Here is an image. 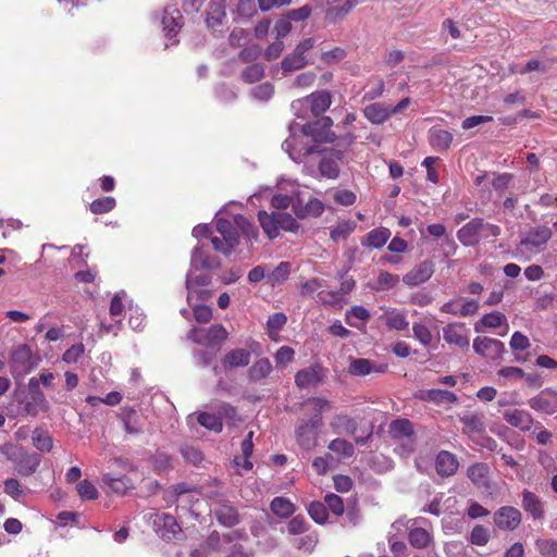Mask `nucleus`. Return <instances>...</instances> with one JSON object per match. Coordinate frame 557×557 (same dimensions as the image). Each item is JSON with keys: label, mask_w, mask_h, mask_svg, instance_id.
Listing matches in <instances>:
<instances>
[{"label": "nucleus", "mask_w": 557, "mask_h": 557, "mask_svg": "<svg viewBox=\"0 0 557 557\" xmlns=\"http://www.w3.org/2000/svg\"><path fill=\"white\" fill-rule=\"evenodd\" d=\"M243 535L244 533L239 531H232L223 534V536H221L218 532H213L207 539L205 545L209 549V552L219 550L222 548V542L231 543L235 539H242Z\"/></svg>", "instance_id": "obj_37"}, {"label": "nucleus", "mask_w": 557, "mask_h": 557, "mask_svg": "<svg viewBox=\"0 0 557 557\" xmlns=\"http://www.w3.org/2000/svg\"><path fill=\"white\" fill-rule=\"evenodd\" d=\"M422 399L434 403L436 405L456 403L458 400L455 393L438 388L424 392Z\"/></svg>", "instance_id": "obj_42"}, {"label": "nucleus", "mask_w": 557, "mask_h": 557, "mask_svg": "<svg viewBox=\"0 0 557 557\" xmlns=\"http://www.w3.org/2000/svg\"><path fill=\"white\" fill-rule=\"evenodd\" d=\"M434 273V263L430 260L422 261L403 276V282L409 287H414L428 282Z\"/></svg>", "instance_id": "obj_14"}, {"label": "nucleus", "mask_w": 557, "mask_h": 557, "mask_svg": "<svg viewBox=\"0 0 557 557\" xmlns=\"http://www.w3.org/2000/svg\"><path fill=\"white\" fill-rule=\"evenodd\" d=\"M207 27L213 33H223L226 24L225 5L222 2H212L207 12Z\"/></svg>", "instance_id": "obj_19"}, {"label": "nucleus", "mask_w": 557, "mask_h": 557, "mask_svg": "<svg viewBox=\"0 0 557 557\" xmlns=\"http://www.w3.org/2000/svg\"><path fill=\"white\" fill-rule=\"evenodd\" d=\"M76 491L83 500H94L98 498L96 486L88 480H83L76 485Z\"/></svg>", "instance_id": "obj_54"}, {"label": "nucleus", "mask_w": 557, "mask_h": 557, "mask_svg": "<svg viewBox=\"0 0 557 557\" xmlns=\"http://www.w3.org/2000/svg\"><path fill=\"white\" fill-rule=\"evenodd\" d=\"M263 75L264 66L260 63H253L247 66L242 73L243 79L249 84L260 81Z\"/></svg>", "instance_id": "obj_55"}, {"label": "nucleus", "mask_w": 557, "mask_h": 557, "mask_svg": "<svg viewBox=\"0 0 557 557\" xmlns=\"http://www.w3.org/2000/svg\"><path fill=\"white\" fill-rule=\"evenodd\" d=\"M458 460L455 455L447 450H442L438 453L435 461V468L440 475L442 476H450L456 473L458 470Z\"/></svg>", "instance_id": "obj_26"}, {"label": "nucleus", "mask_w": 557, "mask_h": 557, "mask_svg": "<svg viewBox=\"0 0 557 557\" xmlns=\"http://www.w3.org/2000/svg\"><path fill=\"white\" fill-rule=\"evenodd\" d=\"M21 403L24 404V413L27 416L36 417L39 411L49 410V404L41 391L29 392L27 398Z\"/></svg>", "instance_id": "obj_21"}, {"label": "nucleus", "mask_w": 557, "mask_h": 557, "mask_svg": "<svg viewBox=\"0 0 557 557\" xmlns=\"http://www.w3.org/2000/svg\"><path fill=\"white\" fill-rule=\"evenodd\" d=\"M528 404L535 411L554 414L557 412V391L545 388L529 399Z\"/></svg>", "instance_id": "obj_11"}, {"label": "nucleus", "mask_w": 557, "mask_h": 557, "mask_svg": "<svg viewBox=\"0 0 557 557\" xmlns=\"http://www.w3.org/2000/svg\"><path fill=\"white\" fill-rule=\"evenodd\" d=\"M190 264L194 270H210L219 268L220 261L215 257L209 256L202 248L196 247L191 253Z\"/></svg>", "instance_id": "obj_30"}, {"label": "nucleus", "mask_w": 557, "mask_h": 557, "mask_svg": "<svg viewBox=\"0 0 557 557\" xmlns=\"http://www.w3.org/2000/svg\"><path fill=\"white\" fill-rule=\"evenodd\" d=\"M383 368L376 367L369 359H354L349 366V373L352 375L364 376L372 372H382Z\"/></svg>", "instance_id": "obj_39"}, {"label": "nucleus", "mask_w": 557, "mask_h": 557, "mask_svg": "<svg viewBox=\"0 0 557 557\" xmlns=\"http://www.w3.org/2000/svg\"><path fill=\"white\" fill-rule=\"evenodd\" d=\"M389 433L397 441L413 436L412 424L407 419H398L391 423Z\"/></svg>", "instance_id": "obj_38"}, {"label": "nucleus", "mask_w": 557, "mask_h": 557, "mask_svg": "<svg viewBox=\"0 0 557 557\" xmlns=\"http://www.w3.org/2000/svg\"><path fill=\"white\" fill-rule=\"evenodd\" d=\"M153 527L156 532L163 539L172 540L181 531L176 519L169 513H156L153 518Z\"/></svg>", "instance_id": "obj_17"}, {"label": "nucleus", "mask_w": 557, "mask_h": 557, "mask_svg": "<svg viewBox=\"0 0 557 557\" xmlns=\"http://www.w3.org/2000/svg\"><path fill=\"white\" fill-rule=\"evenodd\" d=\"M473 349L484 358L496 360L502 357L505 346L496 338L478 336L473 341Z\"/></svg>", "instance_id": "obj_10"}, {"label": "nucleus", "mask_w": 557, "mask_h": 557, "mask_svg": "<svg viewBox=\"0 0 557 557\" xmlns=\"http://www.w3.org/2000/svg\"><path fill=\"white\" fill-rule=\"evenodd\" d=\"M258 219L263 232L271 239L277 237L281 230L295 233L299 228L296 220L286 212H272L269 214L265 211H259Z\"/></svg>", "instance_id": "obj_3"}, {"label": "nucleus", "mask_w": 557, "mask_h": 557, "mask_svg": "<svg viewBox=\"0 0 557 557\" xmlns=\"http://www.w3.org/2000/svg\"><path fill=\"white\" fill-rule=\"evenodd\" d=\"M493 520L498 529L512 531L520 525L522 516L517 508L504 506L494 512Z\"/></svg>", "instance_id": "obj_8"}, {"label": "nucleus", "mask_w": 557, "mask_h": 557, "mask_svg": "<svg viewBox=\"0 0 557 557\" xmlns=\"http://www.w3.org/2000/svg\"><path fill=\"white\" fill-rule=\"evenodd\" d=\"M381 318L389 330L405 331L409 326L407 313L403 310L387 309Z\"/></svg>", "instance_id": "obj_28"}, {"label": "nucleus", "mask_w": 557, "mask_h": 557, "mask_svg": "<svg viewBox=\"0 0 557 557\" xmlns=\"http://www.w3.org/2000/svg\"><path fill=\"white\" fill-rule=\"evenodd\" d=\"M329 449L342 458H349L355 453V447L351 443L343 438H335L329 444Z\"/></svg>", "instance_id": "obj_49"}, {"label": "nucleus", "mask_w": 557, "mask_h": 557, "mask_svg": "<svg viewBox=\"0 0 557 557\" xmlns=\"http://www.w3.org/2000/svg\"><path fill=\"white\" fill-rule=\"evenodd\" d=\"M296 194L297 193H294L293 195L275 194L271 198V205L275 209H286L289 206L294 209Z\"/></svg>", "instance_id": "obj_62"}, {"label": "nucleus", "mask_w": 557, "mask_h": 557, "mask_svg": "<svg viewBox=\"0 0 557 557\" xmlns=\"http://www.w3.org/2000/svg\"><path fill=\"white\" fill-rule=\"evenodd\" d=\"M198 422L205 426L206 429L220 433L222 431L223 424L221 419L212 413L201 412L197 418Z\"/></svg>", "instance_id": "obj_50"}, {"label": "nucleus", "mask_w": 557, "mask_h": 557, "mask_svg": "<svg viewBox=\"0 0 557 557\" xmlns=\"http://www.w3.org/2000/svg\"><path fill=\"white\" fill-rule=\"evenodd\" d=\"M250 362V352L244 348H236L227 352L223 359L225 368L245 367Z\"/></svg>", "instance_id": "obj_36"}, {"label": "nucleus", "mask_w": 557, "mask_h": 557, "mask_svg": "<svg viewBox=\"0 0 557 557\" xmlns=\"http://www.w3.org/2000/svg\"><path fill=\"white\" fill-rule=\"evenodd\" d=\"M187 338L198 345H221L227 338V331L221 324L211 325L209 329L193 327Z\"/></svg>", "instance_id": "obj_5"}, {"label": "nucleus", "mask_w": 557, "mask_h": 557, "mask_svg": "<svg viewBox=\"0 0 557 557\" xmlns=\"http://www.w3.org/2000/svg\"><path fill=\"white\" fill-rule=\"evenodd\" d=\"M308 512L310 517L317 522V523H324L327 520V511L324 504L320 502H312L309 505Z\"/></svg>", "instance_id": "obj_57"}, {"label": "nucleus", "mask_w": 557, "mask_h": 557, "mask_svg": "<svg viewBox=\"0 0 557 557\" xmlns=\"http://www.w3.org/2000/svg\"><path fill=\"white\" fill-rule=\"evenodd\" d=\"M0 453L4 455L8 460L14 463L16 471L21 475L25 476L33 474L41 461L39 455L35 453H28L12 443H5L1 445Z\"/></svg>", "instance_id": "obj_2"}, {"label": "nucleus", "mask_w": 557, "mask_h": 557, "mask_svg": "<svg viewBox=\"0 0 557 557\" xmlns=\"http://www.w3.org/2000/svg\"><path fill=\"white\" fill-rule=\"evenodd\" d=\"M363 115L372 124H383L392 116L391 107L381 102H374L364 107Z\"/></svg>", "instance_id": "obj_25"}, {"label": "nucleus", "mask_w": 557, "mask_h": 557, "mask_svg": "<svg viewBox=\"0 0 557 557\" xmlns=\"http://www.w3.org/2000/svg\"><path fill=\"white\" fill-rule=\"evenodd\" d=\"M480 324L488 329H496L502 325L507 324V318L505 314L498 311H494L487 314H484L479 323L475 324L474 330L480 332Z\"/></svg>", "instance_id": "obj_44"}, {"label": "nucleus", "mask_w": 557, "mask_h": 557, "mask_svg": "<svg viewBox=\"0 0 557 557\" xmlns=\"http://www.w3.org/2000/svg\"><path fill=\"white\" fill-rule=\"evenodd\" d=\"M424 522H426L424 518H416L413 520H408V523H411L410 527H408V540L410 545L418 549L428 547L433 539L430 530L423 527H418L419 523Z\"/></svg>", "instance_id": "obj_13"}, {"label": "nucleus", "mask_w": 557, "mask_h": 557, "mask_svg": "<svg viewBox=\"0 0 557 557\" xmlns=\"http://www.w3.org/2000/svg\"><path fill=\"white\" fill-rule=\"evenodd\" d=\"M522 507L535 520L544 517L543 503L534 493L528 490L522 493Z\"/></svg>", "instance_id": "obj_32"}, {"label": "nucleus", "mask_w": 557, "mask_h": 557, "mask_svg": "<svg viewBox=\"0 0 557 557\" xmlns=\"http://www.w3.org/2000/svg\"><path fill=\"white\" fill-rule=\"evenodd\" d=\"M272 512L280 518H288L295 512V505L286 497H275L270 504Z\"/></svg>", "instance_id": "obj_40"}, {"label": "nucleus", "mask_w": 557, "mask_h": 557, "mask_svg": "<svg viewBox=\"0 0 557 557\" xmlns=\"http://www.w3.org/2000/svg\"><path fill=\"white\" fill-rule=\"evenodd\" d=\"M470 330L465 323L451 322L443 327L444 341L461 349H468L470 346Z\"/></svg>", "instance_id": "obj_6"}, {"label": "nucleus", "mask_w": 557, "mask_h": 557, "mask_svg": "<svg viewBox=\"0 0 557 557\" xmlns=\"http://www.w3.org/2000/svg\"><path fill=\"white\" fill-rule=\"evenodd\" d=\"M115 203L113 197L98 198L90 203V211L95 214L107 213L115 207Z\"/></svg>", "instance_id": "obj_56"}, {"label": "nucleus", "mask_w": 557, "mask_h": 557, "mask_svg": "<svg viewBox=\"0 0 557 557\" xmlns=\"http://www.w3.org/2000/svg\"><path fill=\"white\" fill-rule=\"evenodd\" d=\"M344 158L341 150H332L330 154L322 158L319 163V171L323 177L335 180L339 175V162Z\"/></svg>", "instance_id": "obj_20"}, {"label": "nucleus", "mask_w": 557, "mask_h": 557, "mask_svg": "<svg viewBox=\"0 0 557 557\" xmlns=\"http://www.w3.org/2000/svg\"><path fill=\"white\" fill-rule=\"evenodd\" d=\"M497 375L508 381L517 382L525 376V372L518 367H504L497 371Z\"/></svg>", "instance_id": "obj_63"}, {"label": "nucleus", "mask_w": 557, "mask_h": 557, "mask_svg": "<svg viewBox=\"0 0 557 557\" xmlns=\"http://www.w3.org/2000/svg\"><path fill=\"white\" fill-rule=\"evenodd\" d=\"M325 286V282L319 277H311L300 284L299 290L302 296H311Z\"/></svg>", "instance_id": "obj_59"}, {"label": "nucleus", "mask_w": 557, "mask_h": 557, "mask_svg": "<svg viewBox=\"0 0 557 557\" xmlns=\"http://www.w3.org/2000/svg\"><path fill=\"white\" fill-rule=\"evenodd\" d=\"M182 15L177 9H165L161 18V24L165 36L176 35L180 30L182 23Z\"/></svg>", "instance_id": "obj_29"}, {"label": "nucleus", "mask_w": 557, "mask_h": 557, "mask_svg": "<svg viewBox=\"0 0 557 557\" xmlns=\"http://www.w3.org/2000/svg\"><path fill=\"white\" fill-rule=\"evenodd\" d=\"M215 226L222 237L215 236L211 239L213 248L223 255H230L239 243L235 224L219 218L216 219Z\"/></svg>", "instance_id": "obj_4"}, {"label": "nucleus", "mask_w": 557, "mask_h": 557, "mask_svg": "<svg viewBox=\"0 0 557 557\" xmlns=\"http://www.w3.org/2000/svg\"><path fill=\"white\" fill-rule=\"evenodd\" d=\"M470 541L474 545L484 546L490 541V532L483 525H475L470 534Z\"/></svg>", "instance_id": "obj_61"}, {"label": "nucleus", "mask_w": 557, "mask_h": 557, "mask_svg": "<svg viewBox=\"0 0 557 557\" xmlns=\"http://www.w3.org/2000/svg\"><path fill=\"white\" fill-rule=\"evenodd\" d=\"M324 376V369L315 364L298 371L295 375V383L299 388H309L322 382Z\"/></svg>", "instance_id": "obj_18"}, {"label": "nucleus", "mask_w": 557, "mask_h": 557, "mask_svg": "<svg viewBox=\"0 0 557 557\" xmlns=\"http://www.w3.org/2000/svg\"><path fill=\"white\" fill-rule=\"evenodd\" d=\"M460 421L463 424V431L467 433H481L484 431L482 417L478 413H466L460 417Z\"/></svg>", "instance_id": "obj_45"}, {"label": "nucleus", "mask_w": 557, "mask_h": 557, "mask_svg": "<svg viewBox=\"0 0 557 557\" xmlns=\"http://www.w3.org/2000/svg\"><path fill=\"white\" fill-rule=\"evenodd\" d=\"M413 337L424 347H428L433 342V334L428 325L422 322H414L412 324Z\"/></svg>", "instance_id": "obj_48"}, {"label": "nucleus", "mask_w": 557, "mask_h": 557, "mask_svg": "<svg viewBox=\"0 0 557 557\" xmlns=\"http://www.w3.org/2000/svg\"><path fill=\"white\" fill-rule=\"evenodd\" d=\"M391 236L387 228H376L368 234V246L373 248L383 247Z\"/></svg>", "instance_id": "obj_52"}, {"label": "nucleus", "mask_w": 557, "mask_h": 557, "mask_svg": "<svg viewBox=\"0 0 557 557\" xmlns=\"http://www.w3.org/2000/svg\"><path fill=\"white\" fill-rule=\"evenodd\" d=\"M272 372V364L269 359L262 358L257 360L248 371L249 379L253 382H258L265 379Z\"/></svg>", "instance_id": "obj_43"}, {"label": "nucleus", "mask_w": 557, "mask_h": 557, "mask_svg": "<svg viewBox=\"0 0 557 557\" xmlns=\"http://www.w3.org/2000/svg\"><path fill=\"white\" fill-rule=\"evenodd\" d=\"M286 321L287 318L282 312H277L269 317L267 325L271 338H274L273 334L277 333L285 325Z\"/></svg>", "instance_id": "obj_60"}, {"label": "nucleus", "mask_w": 557, "mask_h": 557, "mask_svg": "<svg viewBox=\"0 0 557 557\" xmlns=\"http://www.w3.org/2000/svg\"><path fill=\"white\" fill-rule=\"evenodd\" d=\"M399 283V276L386 271H380L376 281V290L394 288Z\"/></svg>", "instance_id": "obj_53"}, {"label": "nucleus", "mask_w": 557, "mask_h": 557, "mask_svg": "<svg viewBox=\"0 0 557 557\" xmlns=\"http://www.w3.org/2000/svg\"><path fill=\"white\" fill-rule=\"evenodd\" d=\"M324 211V205L317 198L309 197L307 200L300 195L296 194V200L294 202V213L305 219L308 216H320Z\"/></svg>", "instance_id": "obj_12"}, {"label": "nucleus", "mask_w": 557, "mask_h": 557, "mask_svg": "<svg viewBox=\"0 0 557 557\" xmlns=\"http://www.w3.org/2000/svg\"><path fill=\"white\" fill-rule=\"evenodd\" d=\"M211 276L205 273L201 274H194L193 271H190L187 274L186 277V288H187V301L189 305H191L196 287H206L210 284Z\"/></svg>", "instance_id": "obj_34"}, {"label": "nucleus", "mask_w": 557, "mask_h": 557, "mask_svg": "<svg viewBox=\"0 0 557 557\" xmlns=\"http://www.w3.org/2000/svg\"><path fill=\"white\" fill-rule=\"evenodd\" d=\"M457 238L463 246H474L481 240L479 219H473L457 232Z\"/></svg>", "instance_id": "obj_27"}, {"label": "nucleus", "mask_w": 557, "mask_h": 557, "mask_svg": "<svg viewBox=\"0 0 557 557\" xmlns=\"http://www.w3.org/2000/svg\"><path fill=\"white\" fill-rule=\"evenodd\" d=\"M102 482L114 493L124 495L134 488L135 480L131 475L113 476L106 473L102 476Z\"/></svg>", "instance_id": "obj_23"}, {"label": "nucleus", "mask_w": 557, "mask_h": 557, "mask_svg": "<svg viewBox=\"0 0 557 557\" xmlns=\"http://www.w3.org/2000/svg\"><path fill=\"white\" fill-rule=\"evenodd\" d=\"M335 138L333 132L325 134L315 132L314 125L310 123L305 125L294 123L289 126V136L282 147L292 160L301 163L308 156L317 152L318 143H333Z\"/></svg>", "instance_id": "obj_1"}, {"label": "nucleus", "mask_w": 557, "mask_h": 557, "mask_svg": "<svg viewBox=\"0 0 557 557\" xmlns=\"http://www.w3.org/2000/svg\"><path fill=\"white\" fill-rule=\"evenodd\" d=\"M552 237V231L547 226L530 230L520 240V249L535 251L542 248Z\"/></svg>", "instance_id": "obj_7"}, {"label": "nucleus", "mask_w": 557, "mask_h": 557, "mask_svg": "<svg viewBox=\"0 0 557 557\" xmlns=\"http://www.w3.org/2000/svg\"><path fill=\"white\" fill-rule=\"evenodd\" d=\"M355 287V281L350 277H346L341 282L338 292H325L320 290L318 293L319 301L326 305H335L342 300V296L350 293Z\"/></svg>", "instance_id": "obj_24"}, {"label": "nucleus", "mask_w": 557, "mask_h": 557, "mask_svg": "<svg viewBox=\"0 0 557 557\" xmlns=\"http://www.w3.org/2000/svg\"><path fill=\"white\" fill-rule=\"evenodd\" d=\"M358 4V0H327L325 18L329 23L344 20Z\"/></svg>", "instance_id": "obj_15"}, {"label": "nucleus", "mask_w": 557, "mask_h": 557, "mask_svg": "<svg viewBox=\"0 0 557 557\" xmlns=\"http://www.w3.org/2000/svg\"><path fill=\"white\" fill-rule=\"evenodd\" d=\"M535 546L544 557H557V542L554 540L540 539Z\"/></svg>", "instance_id": "obj_58"}, {"label": "nucleus", "mask_w": 557, "mask_h": 557, "mask_svg": "<svg viewBox=\"0 0 557 557\" xmlns=\"http://www.w3.org/2000/svg\"><path fill=\"white\" fill-rule=\"evenodd\" d=\"M290 272V262L282 261L272 271L268 272L267 282L273 287L281 285L288 280Z\"/></svg>", "instance_id": "obj_35"}, {"label": "nucleus", "mask_w": 557, "mask_h": 557, "mask_svg": "<svg viewBox=\"0 0 557 557\" xmlns=\"http://www.w3.org/2000/svg\"><path fill=\"white\" fill-rule=\"evenodd\" d=\"M32 442L34 447L41 453H49L53 447V441L50 434L39 428L33 431Z\"/></svg>", "instance_id": "obj_41"}, {"label": "nucleus", "mask_w": 557, "mask_h": 557, "mask_svg": "<svg viewBox=\"0 0 557 557\" xmlns=\"http://www.w3.org/2000/svg\"><path fill=\"white\" fill-rule=\"evenodd\" d=\"M122 421L125 431L128 434H138L141 432V426L138 422V414L133 409H123Z\"/></svg>", "instance_id": "obj_46"}, {"label": "nucleus", "mask_w": 557, "mask_h": 557, "mask_svg": "<svg viewBox=\"0 0 557 557\" xmlns=\"http://www.w3.org/2000/svg\"><path fill=\"white\" fill-rule=\"evenodd\" d=\"M503 417L508 424L521 431L531 430L534 422L530 412L520 409L506 410Z\"/></svg>", "instance_id": "obj_22"}, {"label": "nucleus", "mask_w": 557, "mask_h": 557, "mask_svg": "<svg viewBox=\"0 0 557 557\" xmlns=\"http://www.w3.org/2000/svg\"><path fill=\"white\" fill-rule=\"evenodd\" d=\"M234 224L236 230H240L246 237L257 239L258 230L247 218L243 215H235Z\"/></svg>", "instance_id": "obj_51"}, {"label": "nucleus", "mask_w": 557, "mask_h": 557, "mask_svg": "<svg viewBox=\"0 0 557 557\" xmlns=\"http://www.w3.org/2000/svg\"><path fill=\"white\" fill-rule=\"evenodd\" d=\"M320 422V419H314L304 423L298 428L297 441L301 448L310 450L315 447Z\"/></svg>", "instance_id": "obj_16"}, {"label": "nucleus", "mask_w": 557, "mask_h": 557, "mask_svg": "<svg viewBox=\"0 0 557 557\" xmlns=\"http://www.w3.org/2000/svg\"><path fill=\"white\" fill-rule=\"evenodd\" d=\"M429 141L435 150L445 151L451 145L453 134L440 127H432L429 132Z\"/></svg>", "instance_id": "obj_31"}, {"label": "nucleus", "mask_w": 557, "mask_h": 557, "mask_svg": "<svg viewBox=\"0 0 557 557\" xmlns=\"http://www.w3.org/2000/svg\"><path fill=\"white\" fill-rule=\"evenodd\" d=\"M214 513L218 521L224 527L232 528L239 522L237 510L228 504H220Z\"/></svg>", "instance_id": "obj_33"}, {"label": "nucleus", "mask_w": 557, "mask_h": 557, "mask_svg": "<svg viewBox=\"0 0 557 557\" xmlns=\"http://www.w3.org/2000/svg\"><path fill=\"white\" fill-rule=\"evenodd\" d=\"M331 102V94L326 90H321L313 92L304 99L294 101L292 103V108L293 110L296 111L299 106H301L302 103H307L310 106L312 114L314 116H318L324 113L330 108Z\"/></svg>", "instance_id": "obj_9"}, {"label": "nucleus", "mask_w": 557, "mask_h": 557, "mask_svg": "<svg viewBox=\"0 0 557 557\" xmlns=\"http://www.w3.org/2000/svg\"><path fill=\"white\" fill-rule=\"evenodd\" d=\"M273 92L274 88L270 83L260 84L251 90L252 97L261 101L269 100L273 96Z\"/></svg>", "instance_id": "obj_64"}, {"label": "nucleus", "mask_w": 557, "mask_h": 557, "mask_svg": "<svg viewBox=\"0 0 557 557\" xmlns=\"http://www.w3.org/2000/svg\"><path fill=\"white\" fill-rule=\"evenodd\" d=\"M307 64L308 61L306 57H299L296 53L290 52L282 60L281 67L285 73H287L300 70L305 67Z\"/></svg>", "instance_id": "obj_47"}]
</instances>
